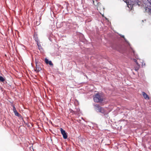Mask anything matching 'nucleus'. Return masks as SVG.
I'll list each match as a JSON object with an SVG mask.
<instances>
[{"label":"nucleus","mask_w":151,"mask_h":151,"mask_svg":"<svg viewBox=\"0 0 151 151\" xmlns=\"http://www.w3.org/2000/svg\"><path fill=\"white\" fill-rule=\"evenodd\" d=\"M77 35L79 37L80 42L84 43H87V40L85 38L84 35L81 32H78L77 33Z\"/></svg>","instance_id":"39448f33"},{"label":"nucleus","mask_w":151,"mask_h":151,"mask_svg":"<svg viewBox=\"0 0 151 151\" xmlns=\"http://www.w3.org/2000/svg\"><path fill=\"white\" fill-rule=\"evenodd\" d=\"M144 21H146V19H145L144 20H142V22H144Z\"/></svg>","instance_id":"c756f323"},{"label":"nucleus","mask_w":151,"mask_h":151,"mask_svg":"<svg viewBox=\"0 0 151 151\" xmlns=\"http://www.w3.org/2000/svg\"><path fill=\"white\" fill-rule=\"evenodd\" d=\"M111 47L113 49L116 50L120 52H122V46L119 42H111Z\"/></svg>","instance_id":"20e7f679"},{"label":"nucleus","mask_w":151,"mask_h":151,"mask_svg":"<svg viewBox=\"0 0 151 151\" xmlns=\"http://www.w3.org/2000/svg\"><path fill=\"white\" fill-rule=\"evenodd\" d=\"M103 107L98 105H96L95 107V110L97 112L101 113Z\"/></svg>","instance_id":"9d476101"},{"label":"nucleus","mask_w":151,"mask_h":151,"mask_svg":"<svg viewBox=\"0 0 151 151\" xmlns=\"http://www.w3.org/2000/svg\"><path fill=\"white\" fill-rule=\"evenodd\" d=\"M22 119L23 120V122L25 124H26L27 126L28 127H30V125L29 124V123L28 122L26 123L25 122V121L24 120H23V119Z\"/></svg>","instance_id":"412c9836"},{"label":"nucleus","mask_w":151,"mask_h":151,"mask_svg":"<svg viewBox=\"0 0 151 151\" xmlns=\"http://www.w3.org/2000/svg\"><path fill=\"white\" fill-rule=\"evenodd\" d=\"M119 35L123 38L124 42L127 45L129 49V51L131 53L132 55L136 59H139L138 55L135 54V51L131 47V44L125 37L124 36L120 34H119Z\"/></svg>","instance_id":"f257e3e1"},{"label":"nucleus","mask_w":151,"mask_h":151,"mask_svg":"<svg viewBox=\"0 0 151 151\" xmlns=\"http://www.w3.org/2000/svg\"><path fill=\"white\" fill-rule=\"evenodd\" d=\"M105 18L106 19V20H108L107 19L106 17H105Z\"/></svg>","instance_id":"72a5a7b5"},{"label":"nucleus","mask_w":151,"mask_h":151,"mask_svg":"<svg viewBox=\"0 0 151 151\" xmlns=\"http://www.w3.org/2000/svg\"><path fill=\"white\" fill-rule=\"evenodd\" d=\"M13 10L14 11V12L15 11V10Z\"/></svg>","instance_id":"e433bc0d"},{"label":"nucleus","mask_w":151,"mask_h":151,"mask_svg":"<svg viewBox=\"0 0 151 151\" xmlns=\"http://www.w3.org/2000/svg\"><path fill=\"white\" fill-rule=\"evenodd\" d=\"M93 96L94 101L95 102L101 103L105 99V95L102 93H97Z\"/></svg>","instance_id":"7ed1b4c3"},{"label":"nucleus","mask_w":151,"mask_h":151,"mask_svg":"<svg viewBox=\"0 0 151 151\" xmlns=\"http://www.w3.org/2000/svg\"><path fill=\"white\" fill-rule=\"evenodd\" d=\"M101 14L102 15V16L103 17H104V14Z\"/></svg>","instance_id":"2f4dec72"},{"label":"nucleus","mask_w":151,"mask_h":151,"mask_svg":"<svg viewBox=\"0 0 151 151\" xmlns=\"http://www.w3.org/2000/svg\"><path fill=\"white\" fill-rule=\"evenodd\" d=\"M148 12L150 15H151V10H145V11L144 12Z\"/></svg>","instance_id":"aec40b11"},{"label":"nucleus","mask_w":151,"mask_h":151,"mask_svg":"<svg viewBox=\"0 0 151 151\" xmlns=\"http://www.w3.org/2000/svg\"><path fill=\"white\" fill-rule=\"evenodd\" d=\"M54 10L55 11H56V10H50V12H51V11L52 12V13L54 14Z\"/></svg>","instance_id":"bb28decb"},{"label":"nucleus","mask_w":151,"mask_h":151,"mask_svg":"<svg viewBox=\"0 0 151 151\" xmlns=\"http://www.w3.org/2000/svg\"><path fill=\"white\" fill-rule=\"evenodd\" d=\"M130 59L131 60H133L136 63L137 66H138L139 67H140V65L138 63V62L136 59L132 58V57H130Z\"/></svg>","instance_id":"2eb2a0df"},{"label":"nucleus","mask_w":151,"mask_h":151,"mask_svg":"<svg viewBox=\"0 0 151 151\" xmlns=\"http://www.w3.org/2000/svg\"><path fill=\"white\" fill-rule=\"evenodd\" d=\"M77 10V11H76V12H77L78 13V11H79V10Z\"/></svg>","instance_id":"c85d7f7f"},{"label":"nucleus","mask_w":151,"mask_h":151,"mask_svg":"<svg viewBox=\"0 0 151 151\" xmlns=\"http://www.w3.org/2000/svg\"><path fill=\"white\" fill-rule=\"evenodd\" d=\"M37 45L38 46V49L40 51H42V50H43V48L41 46L40 42H37Z\"/></svg>","instance_id":"4468645a"},{"label":"nucleus","mask_w":151,"mask_h":151,"mask_svg":"<svg viewBox=\"0 0 151 151\" xmlns=\"http://www.w3.org/2000/svg\"><path fill=\"white\" fill-rule=\"evenodd\" d=\"M4 83L5 84V83H7V81H6V80H5V82Z\"/></svg>","instance_id":"cd10ccee"},{"label":"nucleus","mask_w":151,"mask_h":151,"mask_svg":"<svg viewBox=\"0 0 151 151\" xmlns=\"http://www.w3.org/2000/svg\"><path fill=\"white\" fill-rule=\"evenodd\" d=\"M43 11H40L39 12L38 14V16H39V19L40 20L41 19V16H42V15L43 14Z\"/></svg>","instance_id":"dca6fc26"},{"label":"nucleus","mask_w":151,"mask_h":151,"mask_svg":"<svg viewBox=\"0 0 151 151\" xmlns=\"http://www.w3.org/2000/svg\"><path fill=\"white\" fill-rule=\"evenodd\" d=\"M150 9V10H151V9L150 8V9Z\"/></svg>","instance_id":"f704fd0d"},{"label":"nucleus","mask_w":151,"mask_h":151,"mask_svg":"<svg viewBox=\"0 0 151 151\" xmlns=\"http://www.w3.org/2000/svg\"><path fill=\"white\" fill-rule=\"evenodd\" d=\"M34 38L36 42L37 43V42H39V40H38L37 37V35H35L34 36Z\"/></svg>","instance_id":"f3484780"},{"label":"nucleus","mask_w":151,"mask_h":151,"mask_svg":"<svg viewBox=\"0 0 151 151\" xmlns=\"http://www.w3.org/2000/svg\"><path fill=\"white\" fill-rule=\"evenodd\" d=\"M40 24V23L39 22H36V25H38Z\"/></svg>","instance_id":"b1692460"},{"label":"nucleus","mask_w":151,"mask_h":151,"mask_svg":"<svg viewBox=\"0 0 151 151\" xmlns=\"http://www.w3.org/2000/svg\"><path fill=\"white\" fill-rule=\"evenodd\" d=\"M101 113V115L102 116H104L106 118H108L109 116L108 111L104 108L103 107Z\"/></svg>","instance_id":"0eeeda50"},{"label":"nucleus","mask_w":151,"mask_h":151,"mask_svg":"<svg viewBox=\"0 0 151 151\" xmlns=\"http://www.w3.org/2000/svg\"><path fill=\"white\" fill-rule=\"evenodd\" d=\"M143 65L145 66V63H144L143 64Z\"/></svg>","instance_id":"473e14b6"},{"label":"nucleus","mask_w":151,"mask_h":151,"mask_svg":"<svg viewBox=\"0 0 151 151\" xmlns=\"http://www.w3.org/2000/svg\"><path fill=\"white\" fill-rule=\"evenodd\" d=\"M140 67H139L138 66V67H136L134 69V70L135 71H138V70H139V68Z\"/></svg>","instance_id":"4be33fe9"},{"label":"nucleus","mask_w":151,"mask_h":151,"mask_svg":"<svg viewBox=\"0 0 151 151\" xmlns=\"http://www.w3.org/2000/svg\"><path fill=\"white\" fill-rule=\"evenodd\" d=\"M14 112V113L15 116L19 117L20 118V119H23V117L21 116V115L20 114H19L17 111Z\"/></svg>","instance_id":"f8f14e48"},{"label":"nucleus","mask_w":151,"mask_h":151,"mask_svg":"<svg viewBox=\"0 0 151 151\" xmlns=\"http://www.w3.org/2000/svg\"><path fill=\"white\" fill-rule=\"evenodd\" d=\"M147 0L151 5V0Z\"/></svg>","instance_id":"a878e982"},{"label":"nucleus","mask_w":151,"mask_h":151,"mask_svg":"<svg viewBox=\"0 0 151 151\" xmlns=\"http://www.w3.org/2000/svg\"><path fill=\"white\" fill-rule=\"evenodd\" d=\"M93 3L95 5L97 6H99V3H98L97 1L96 0L94 1V0H93Z\"/></svg>","instance_id":"a211bd4d"},{"label":"nucleus","mask_w":151,"mask_h":151,"mask_svg":"<svg viewBox=\"0 0 151 151\" xmlns=\"http://www.w3.org/2000/svg\"><path fill=\"white\" fill-rule=\"evenodd\" d=\"M49 40L50 41H52V39L51 37H49L48 38Z\"/></svg>","instance_id":"393cba45"},{"label":"nucleus","mask_w":151,"mask_h":151,"mask_svg":"<svg viewBox=\"0 0 151 151\" xmlns=\"http://www.w3.org/2000/svg\"><path fill=\"white\" fill-rule=\"evenodd\" d=\"M11 106L13 107L12 110L13 111V112H14L17 111L15 106L14 105H13V103H12V104H11Z\"/></svg>","instance_id":"6ab92c4d"},{"label":"nucleus","mask_w":151,"mask_h":151,"mask_svg":"<svg viewBox=\"0 0 151 151\" xmlns=\"http://www.w3.org/2000/svg\"><path fill=\"white\" fill-rule=\"evenodd\" d=\"M142 94L143 97L145 99H149L150 97L145 92H142Z\"/></svg>","instance_id":"9b49d317"},{"label":"nucleus","mask_w":151,"mask_h":151,"mask_svg":"<svg viewBox=\"0 0 151 151\" xmlns=\"http://www.w3.org/2000/svg\"><path fill=\"white\" fill-rule=\"evenodd\" d=\"M66 151H68V150L67 149Z\"/></svg>","instance_id":"c9c22d12"},{"label":"nucleus","mask_w":151,"mask_h":151,"mask_svg":"<svg viewBox=\"0 0 151 151\" xmlns=\"http://www.w3.org/2000/svg\"><path fill=\"white\" fill-rule=\"evenodd\" d=\"M60 129L61 133L63 135V138L64 139H67L68 138V133L62 128H60Z\"/></svg>","instance_id":"423d86ee"},{"label":"nucleus","mask_w":151,"mask_h":151,"mask_svg":"<svg viewBox=\"0 0 151 151\" xmlns=\"http://www.w3.org/2000/svg\"><path fill=\"white\" fill-rule=\"evenodd\" d=\"M6 80V78L3 76H1L0 75V82L3 83H4L5 80Z\"/></svg>","instance_id":"ddd939ff"},{"label":"nucleus","mask_w":151,"mask_h":151,"mask_svg":"<svg viewBox=\"0 0 151 151\" xmlns=\"http://www.w3.org/2000/svg\"><path fill=\"white\" fill-rule=\"evenodd\" d=\"M44 61L47 65H49L50 66L52 67L53 66V64L50 60H49L47 58H45L44 59Z\"/></svg>","instance_id":"1a4fd4ad"},{"label":"nucleus","mask_w":151,"mask_h":151,"mask_svg":"<svg viewBox=\"0 0 151 151\" xmlns=\"http://www.w3.org/2000/svg\"><path fill=\"white\" fill-rule=\"evenodd\" d=\"M9 85V87H11V85Z\"/></svg>","instance_id":"7c9ffc66"},{"label":"nucleus","mask_w":151,"mask_h":151,"mask_svg":"<svg viewBox=\"0 0 151 151\" xmlns=\"http://www.w3.org/2000/svg\"><path fill=\"white\" fill-rule=\"evenodd\" d=\"M36 68L34 69V71L36 73H38L40 71L42 70V68L39 66L38 63L35 60Z\"/></svg>","instance_id":"6e6552de"},{"label":"nucleus","mask_w":151,"mask_h":151,"mask_svg":"<svg viewBox=\"0 0 151 151\" xmlns=\"http://www.w3.org/2000/svg\"><path fill=\"white\" fill-rule=\"evenodd\" d=\"M126 3L128 7L130 9H134V6H138L141 3L138 0H123Z\"/></svg>","instance_id":"f03ea898"},{"label":"nucleus","mask_w":151,"mask_h":151,"mask_svg":"<svg viewBox=\"0 0 151 151\" xmlns=\"http://www.w3.org/2000/svg\"><path fill=\"white\" fill-rule=\"evenodd\" d=\"M129 10V12H130L131 11H132L131 12L132 13V14H133L135 13L134 10Z\"/></svg>","instance_id":"5701e85b"}]
</instances>
